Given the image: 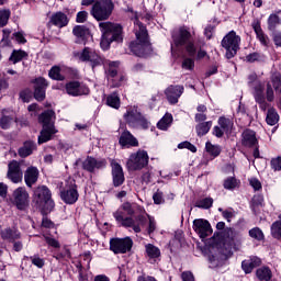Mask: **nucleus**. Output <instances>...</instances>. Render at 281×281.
Returning <instances> with one entry per match:
<instances>
[{
	"label": "nucleus",
	"instance_id": "obj_39",
	"mask_svg": "<svg viewBox=\"0 0 281 281\" xmlns=\"http://www.w3.org/2000/svg\"><path fill=\"white\" fill-rule=\"evenodd\" d=\"M254 95L256 102H261V100H265V86L262 83L258 81L256 82Z\"/></svg>",
	"mask_w": 281,
	"mask_h": 281
},
{
	"label": "nucleus",
	"instance_id": "obj_10",
	"mask_svg": "<svg viewBox=\"0 0 281 281\" xmlns=\"http://www.w3.org/2000/svg\"><path fill=\"white\" fill-rule=\"evenodd\" d=\"M222 47L226 49V58L231 59L238 54L240 49V37L236 35V32L231 31L223 40Z\"/></svg>",
	"mask_w": 281,
	"mask_h": 281
},
{
	"label": "nucleus",
	"instance_id": "obj_56",
	"mask_svg": "<svg viewBox=\"0 0 281 281\" xmlns=\"http://www.w3.org/2000/svg\"><path fill=\"white\" fill-rule=\"evenodd\" d=\"M87 19H89V12L79 11L77 13V18H76L77 23H85L87 21Z\"/></svg>",
	"mask_w": 281,
	"mask_h": 281
},
{
	"label": "nucleus",
	"instance_id": "obj_3",
	"mask_svg": "<svg viewBox=\"0 0 281 281\" xmlns=\"http://www.w3.org/2000/svg\"><path fill=\"white\" fill-rule=\"evenodd\" d=\"M134 25L136 42H133L130 45V49L133 52V54H135V56L144 57L150 54V42H148V33L146 31V26H144L139 20H135Z\"/></svg>",
	"mask_w": 281,
	"mask_h": 281
},
{
	"label": "nucleus",
	"instance_id": "obj_60",
	"mask_svg": "<svg viewBox=\"0 0 281 281\" xmlns=\"http://www.w3.org/2000/svg\"><path fill=\"white\" fill-rule=\"evenodd\" d=\"M271 168L273 170H281V157L271 160Z\"/></svg>",
	"mask_w": 281,
	"mask_h": 281
},
{
	"label": "nucleus",
	"instance_id": "obj_30",
	"mask_svg": "<svg viewBox=\"0 0 281 281\" xmlns=\"http://www.w3.org/2000/svg\"><path fill=\"white\" fill-rule=\"evenodd\" d=\"M121 210H123V212H125L126 216H134V214H136V212H139V214H142V212H144V209L137 204H131L130 202H124L121 206Z\"/></svg>",
	"mask_w": 281,
	"mask_h": 281
},
{
	"label": "nucleus",
	"instance_id": "obj_51",
	"mask_svg": "<svg viewBox=\"0 0 281 281\" xmlns=\"http://www.w3.org/2000/svg\"><path fill=\"white\" fill-rule=\"evenodd\" d=\"M30 260L32 262V265H34L35 267H37L38 269H43V267H45V260H43L41 257L38 256H33L30 257Z\"/></svg>",
	"mask_w": 281,
	"mask_h": 281
},
{
	"label": "nucleus",
	"instance_id": "obj_36",
	"mask_svg": "<svg viewBox=\"0 0 281 281\" xmlns=\"http://www.w3.org/2000/svg\"><path fill=\"white\" fill-rule=\"evenodd\" d=\"M205 150L207 155L212 156V159H215V157H218V155H221V146L214 145L211 142H206Z\"/></svg>",
	"mask_w": 281,
	"mask_h": 281
},
{
	"label": "nucleus",
	"instance_id": "obj_4",
	"mask_svg": "<svg viewBox=\"0 0 281 281\" xmlns=\"http://www.w3.org/2000/svg\"><path fill=\"white\" fill-rule=\"evenodd\" d=\"M113 216L117 225L126 229H132L135 234H139L142 227H144L148 221L144 214H139L135 218L126 216V211L122 210L121 206L113 213Z\"/></svg>",
	"mask_w": 281,
	"mask_h": 281
},
{
	"label": "nucleus",
	"instance_id": "obj_18",
	"mask_svg": "<svg viewBox=\"0 0 281 281\" xmlns=\"http://www.w3.org/2000/svg\"><path fill=\"white\" fill-rule=\"evenodd\" d=\"M193 229L199 234L200 238H207L210 234H212V226L210 225V222L207 220H195L193 222Z\"/></svg>",
	"mask_w": 281,
	"mask_h": 281
},
{
	"label": "nucleus",
	"instance_id": "obj_2",
	"mask_svg": "<svg viewBox=\"0 0 281 281\" xmlns=\"http://www.w3.org/2000/svg\"><path fill=\"white\" fill-rule=\"evenodd\" d=\"M99 29L101 32V43L102 49H109L111 43H122V25L113 22H100Z\"/></svg>",
	"mask_w": 281,
	"mask_h": 281
},
{
	"label": "nucleus",
	"instance_id": "obj_40",
	"mask_svg": "<svg viewBox=\"0 0 281 281\" xmlns=\"http://www.w3.org/2000/svg\"><path fill=\"white\" fill-rule=\"evenodd\" d=\"M106 104L112 109H120V97L117 95V93L110 94L106 98Z\"/></svg>",
	"mask_w": 281,
	"mask_h": 281
},
{
	"label": "nucleus",
	"instance_id": "obj_19",
	"mask_svg": "<svg viewBox=\"0 0 281 281\" xmlns=\"http://www.w3.org/2000/svg\"><path fill=\"white\" fill-rule=\"evenodd\" d=\"M165 94L170 104H177L183 95V86H170L165 90Z\"/></svg>",
	"mask_w": 281,
	"mask_h": 281
},
{
	"label": "nucleus",
	"instance_id": "obj_21",
	"mask_svg": "<svg viewBox=\"0 0 281 281\" xmlns=\"http://www.w3.org/2000/svg\"><path fill=\"white\" fill-rule=\"evenodd\" d=\"M112 167V179L115 188L122 186L124 183V169H122V165H119L117 161H111Z\"/></svg>",
	"mask_w": 281,
	"mask_h": 281
},
{
	"label": "nucleus",
	"instance_id": "obj_25",
	"mask_svg": "<svg viewBox=\"0 0 281 281\" xmlns=\"http://www.w3.org/2000/svg\"><path fill=\"white\" fill-rule=\"evenodd\" d=\"M24 181L29 188H32L38 181V169L36 167H29L24 173Z\"/></svg>",
	"mask_w": 281,
	"mask_h": 281
},
{
	"label": "nucleus",
	"instance_id": "obj_33",
	"mask_svg": "<svg viewBox=\"0 0 281 281\" xmlns=\"http://www.w3.org/2000/svg\"><path fill=\"white\" fill-rule=\"evenodd\" d=\"M36 150V144L32 140L25 142L23 147L19 149L20 157H30Z\"/></svg>",
	"mask_w": 281,
	"mask_h": 281
},
{
	"label": "nucleus",
	"instance_id": "obj_43",
	"mask_svg": "<svg viewBox=\"0 0 281 281\" xmlns=\"http://www.w3.org/2000/svg\"><path fill=\"white\" fill-rule=\"evenodd\" d=\"M48 76L52 80H65V76L60 75V67L58 66H54L49 70Z\"/></svg>",
	"mask_w": 281,
	"mask_h": 281
},
{
	"label": "nucleus",
	"instance_id": "obj_7",
	"mask_svg": "<svg viewBox=\"0 0 281 281\" xmlns=\"http://www.w3.org/2000/svg\"><path fill=\"white\" fill-rule=\"evenodd\" d=\"M114 8L113 0H99L92 4L90 14L95 21H108L113 14Z\"/></svg>",
	"mask_w": 281,
	"mask_h": 281
},
{
	"label": "nucleus",
	"instance_id": "obj_17",
	"mask_svg": "<svg viewBox=\"0 0 281 281\" xmlns=\"http://www.w3.org/2000/svg\"><path fill=\"white\" fill-rule=\"evenodd\" d=\"M66 93L72 95V98H78V95H89V88L78 81H70L66 83Z\"/></svg>",
	"mask_w": 281,
	"mask_h": 281
},
{
	"label": "nucleus",
	"instance_id": "obj_34",
	"mask_svg": "<svg viewBox=\"0 0 281 281\" xmlns=\"http://www.w3.org/2000/svg\"><path fill=\"white\" fill-rule=\"evenodd\" d=\"M172 124V114H165L161 120L157 123L159 131H168Z\"/></svg>",
	"mask_w": 281,
	"mask_h": 281
},
{
	"label": "nucleus",
	"instance_id": "obj_6",
	"mask_svg": "<svg viewBox=\"0 0 281 281\" xmlns=\"http://www.w3.org/2000/svg\"><path fill=\"white\" fill-rule=\"evenodd\" d=\"M124 121L131 128H143L144 131L150 128V122L146 120L137 106H131L123 115Z\"/></svg>",
	"mask_w": 281,
	"mask_h": 281
},
{
	"label": "nucleus",
	"instance_id": "obj_50",
	"mask_svg": "<svg viewBox=\"0 0 281 281\" xmlns=\"http://www.w3.org/2000/svg\"><path fill=\"white\" fill-rule=\"evenodd\" d=\"M44 240L49 247H53L54 249H60V243H58L56 238L44 235Z\"/></svg>",
	"mask_w": 281,
	"mask_h": 281
},
{
	"label": "nucleus",
	"instance_id": "obj_55",
	"mask_svg": "<svg viewBox=\"0 0 281 281\" xmlns=\"http://www.w3.org/2000/svg\"><path fill=\"white\" fill-rule=\"evenodd\" d=\"M278 23H280V18L278 15L272 14L269 16V19H268L269 30H273V27H276V25H278Z\"/></svg>",
	"mask_w": 281,
	"mask_h": 281
},
{
	"label": "nucleus",
	"instance_id": "obj_20",
	"mask_svg": "<svg viewBox=\"0 0 281 281\" xmlns=\"http://www.w3.org/2000/svg\"><path fill=\"white\" fill-rule=\"evenodd\" d=\"M83 170H88V172H93V170H100V168L106 167L105 159H95L93 157H88L82 162Z\"/></svg>",
	"mask_w": 281,
	"mask_h": 281
},
{
	"label": "nucleus",
	"instance_id": "obj_35",
	"mask_svg": "<svg viewBox=\"0 0 281 281\" xmlns=\"http://www.w3.org/2000/svg\"><path fill=\"white\" fill-rule=\"evenodd\" d=\"M256 276L260 281H269L271 280V269L267 267L258 268L256 271Z\"/></svg>",
	"mask_w": 281,
	"mask_h": 281
},
{
	"label": "nucleus",
	"instance_id": "obj_54",
	"mask_svg": "<svg viewBox=\"0 0 281 281\" xmlns=\"http://www.w3.org/2000/svg\"><path fill=\"white\" fill-rule=\"evenodd\" d=\"M145 218L147 216L148 221H149V224H148V234H153V232H155V229H157V223L155 222V217L148 215V214H145L144 215Z\"/></svg>",
	"mask_w": 281,
	"mask_h": 281
},
{
	"label": "nucleus",
	"instance_id": "obj_12",
	"mask_svg": "<svg viewBox=\"0 0 281 281\" xmlns=\"http://www.w3.org/2000/svg\"><path fill=\"white\" fill-rule=\"evenodd\" d=\"M144 166H148V153L139 150L130 156V159L127 160L128 170H142Z\"/></svg>",
	"mask_w": 281,
	"mask_h": 281
},
{
	"label": "nucleus",
	"instance_id": "obj_59",
	"mask_svg": "<svg viewBox=\"0 0 281 281\" xmlns=\"http://www.w3.org/2000/svg\"><path fill=\"white\" fill-rule=\"evenodd\" d=\"M249 183H250L251 188H254V190L262 189V183H260V180H258L257 178H251L249 180Z\"/></svg>",
	"mask_w": 281,
	"mask_h": 281
},
{
	"label": "nucleus",
	"instance_id": "obj_53",
	"mask_svg": "<svg viewBox=\"0 0 281 281\" xmlns=\"http://www.w3.org/2000/svg\"><path fill=\"white\" fill-rule=\"evenodd\" d=\"M182 69H187L188 71H192L194 69V59L184 58L182 61Z\"/></svg>",
	"mask_w": 281,
	"mask_h": 281
},
{
	"label": "nucleus",
	"instance_id": "obj_23",
	"mask_svg": "<svg viewBox=\"0 0 281 281\" xmlns=\"http://www.w3.org/2000/svg\"><path fill=\"white\" fill-rule=\"evenodd\" d=\"M0 236L2 240H8L9 243H12L13 240H21V232L16 228H4L0 232Z\"/></svg>",
	"mask_w": 281,
	"mask_h": 281
},
{
	"label": "nucleus",
	"instance_id": "obj_63",
	"mask_svg": "<svg viewBox=\"0 0 281 281\" xmlns=\"http://www.w3.org/2000/svg\"><path fill=\"white\" fill-rule=\"evenodd\" d=\"M260 58V54L258 53H252V54H249L247 57H246V60L248 63H256V60H258Z\"/></svg>",
	"mask_w": 281,
	"mask_h": 281
},
{
	"label": "nucleus",
	"instance_id": "obj_49",
	"mask_svg": "<svg viewBox=\"0 0 281 281\" xmlns=\"http://www.w3.org/2000/svg\"><path fill=\"white\" fill-rule=\"evenodd\" d=\"M117 67H120L119 61H110L109 69H108L109 76H111L112 78H115L117 76Z\"/></svg>",
	"mask_w": 281,
	"mask_h": 281
},
{
	"label": "nucleus",
	"instance_id": "obj_61",
	"mask_svg": "<svg viewBox=\"0 0 281 281\" xmlns=\"http://www.w3.org/2000/svg\"><path fill=\"white\" fill-rule=\"evenodd\" d=\"M183 281H194V274L191 271H184L181 274Z\"/></svg>",
	"mask_w": 281,
	"mask_h": 281
},
{
	"label": "nucleus",
	"instance_id": "obj_9",
	"mask_svg": "<svg viewBox=\"0 0 281 281\" xmlns=\"http://www.w3.org/2000/svg\"><path fill=\"white\" fill-rule=\"evenodd\" d=\"M74 56L77 60H81V63H89L92 69H95V67H102L104 64V59L98 55L95 50L89 47L83 48L81 52H75Z\"/></svg>",
	"mask_w": 281,
	"mask_h": 281
},
{
	"label": "nucleus",
	"instance_id": "obj_16",
	"mask_svg": "<svg viewBox=\"0 0 281 281\" xmlns=\"http://www.w3.org/2000/svg\"><path fill=\"white\" fill-rule=\"evenodd\" d=\"M232 128H234V121L225 116H221L218 119V126L213 128V135H215V137H223L225 133H232Z\"/></svg>",
	"mask_w": 281,
	"mask_h": 281
},
{
	"label": "nucleus",
	"instance_id": "obj_57",
	"mask_svg": "<svg viewBox=\"0 0 281 281\" xmlns=\"http://www.w3.org/2000/svg\"><path fill=\"white\" fill-rule=\"evenodd\" d=\"M153 199L156 205H161V203H164V192L157 191L154 193Z\"/></svg>",
	"mask_w": 281,
	"mask_h": 281
},
{
	"label": "nucleus",
	"instance_id": "obj_48",
	"mask_svg": "<svg viewBox=\"0 0 281 281\" xmlns=\"http://www.w3.org/2000/svg\"><path fill=\"white\" fill-rule=\"evenodd\" d=\"M271 234L273 238H280L281 236V221H277L271 226Z\"/></svg>",
	"mask_w": 281,
	"mask_h": 281
},
{
	"label": "nucleus",
	"instance_id": "obj_46",
	"mask_svg": "<svg viewBox=\"0 0 281 281\" xmlns=\"http://www.w3.org/2000/svg\"><path fill=\"white\" fill-rule=\"evenodd\" d=\"M249 237L255 238V240H262V238H265V234L259 227H255L249 231Z\"/></svg>",
	"mask_w": 281,
	"mask_h": 281
},
{
	"label": "nucleus",
	"instance_id": "obj_1",
	"mask_svg": "<svg viewBox=\"0 0 281 281\" xmlns=\"http://www.w3.org/2000/svg\"><path fill=\"white\" fill-rule=\"evenodd\" d=\"M194 32L188 26H181L172 33V43H171V55L175 58H179V52L186 49L189 56H194L196 54V48L194 43H192Z\"/></svg>",
	"mask_w": 281,
	"mask_h": 281
},
{
	"label": "nucleus",
	"instance_id": "obj_14",
	"mask_svg": "<svg viewBox=\"0 0 281 281\" xmlns=\"http://www.w3.org/2000/svg\"><path fill=\"white\" fill-rule=\"evenodd\" d=\"M60 196L65 203H68V205H74V203L78 201V190L76 189L74 180H70L69 182L66 181V187L60 191Z\"/></svg>",
	"mask_w": 281,
	"mask_h": 281
},
{
	"label": "nucleus",
	"instance_id": "obj_64",
	"mask_svg": "<svg viewBox=\"0 0 281 281\" xmlns=\"http://www.w3.org/2000/svg\"><path fill=\"white\" fill-rule=\"evenodd\" d=\"M13 38H15L18 43H22V44L26 43L25 36H23V33L21 32L14 33Z\"/></svg>",
	"mask_w": 281,
	"mask_h": 281
},
{
	"label": "nucleus",
	"instance_id": "obj_42",
	"mask_svg": "<svg viewBox=\"0 0 281 281\" xmlns=\"http://www.w3.org/2000/svg\"><path fill=\"white\" fill-rule=\"evenodd\" d=\"M26 56L27 53H25V50H13L10 56V60L13 63V65H16V63H21V59L25 58Z\"/></svg>",
	"mask_w": 281,
	"mask_h": 281
},
{
	"label": "nucleus",
	"instance_id": "obj_41",
	"mask_svg": "<svg viewBox=\"0 0 281 281\" xmlns=\"http://www.w3.org/2000/svg\"><path fill=\"white\" fill-rule=\"evenodd\" d=\"M213 203L214 200L212 198H204L195 203V207H200L201 210H210Z\"/></svg>",
	"mask_w": 281,
	"mask_h": 281
},
{
	"label": "nucleus",
	"instance_id": "obj_45",
	"mask_svg": "<svg viewBox=\"0 0 281 281\" xmlns=\"http://www.w3.org/2000/svg\"><path fill=\"white\" fill-rule=\"evenodd\" d=\"M12 122H14V117L3 115L0 119V126H1V128H3L5 131V130L10 128V126L12 125Z\"/></svg>",
	"mask_w": 281,
	"mask_h": 281
},
{
	"label": "nucleus",
	"instance_id": "obj_44",
	"mask_svg": "<svg viewBox=\"0 0 281 281\" xmlns=\"http://www.w3.org/2000/svg\"><path fill=\"white\" fill-rule=\"evenodd\" d=\"M10 10L3 9L0 10V27H5L8 25V21H10Z\"/></svg>",
	"mask_w": 281,
	"mask_h": 281
},
{
	"label": "nucleus",
	"instance_id": "obj_52",
	"mask_svg": "<svg viewBox=\"0 0 281 281\" xmlns=\"http://www.w3.org/2000/svg\"><path fill=\"white\" fill-rule=\"evenodd\" d=\"M179 149L187 148V150H190L191 153H196V146L192 145V143L186 140L178 145Z\"/></svg>",
	"mask_w": 281,
	"mask_h": 281
},
{
	"label": "nucleus",
	"instance_id": "obj_27",
	"mask_svg": "<svg viewBox=\"0 0 281 281\" xmlns=\"http://www.w3.org/2000/svg\"><path fill=\"white\" fill-rule=\"evenodd\" d=\"M251 27L256 33L258 41H260L261 45H265V46L269 45V37H267L265 32H262V27L260 26V21L255 20L251 24Z\"/></svg>",
	"mask_w": 281,
	"mask_h": 281
},
{
	"label": "nucleus",
	"instance_id": "obj_11",
	"mask_svg": "<svg viewBox=\"0 0 281 281\" xmlns=\"http://www.w3.org/2000/svg\"><path fill=\"white\" fill-rule=\"evenodd\" d=\"M11 203L16 206V210L25 212L30 207V193L23 187H19L12 193Z\"/></svg>",
	"mask_w": 281,
	"mask_h": 281
},
{
	"label": "nucleus",
	"instance_id": "obj_38",
	"mask_svg": "<svg viewBox=\"0 0 281 281\" xmlns=\"http://www.w3.org/2000/svg\"><path fill=\"white\" fill-rule=\"evenodd\" d=\"M195 128L199 137H203V135H207V133H210V130L212 128V121L200 123Z\"/></svg>",
	"mask_w": 281,
	"mask_h": 281
},
{
	"label": "nucleus",
	"instance_id": "obj_37",
	"mask_svg": "<svg viewBox=\"0 0 281 281\" xmlns=\"http://www.w3.org/2000/svg\"><path fill=\"white\" fill-rule=\"evenodd\" d=\"M280 121V115H278V112L276 109H269L266 117L267 124L269 126H276V123Z\"/></svg>",
	"mask_w": 281,
	"mask_h": 281
},
{
	"label": "nucleus",
	"instance_id": "obj_22",
	"mask_svg": "<svg viewBox=\"0 0 281 281\" xmlns=\"http://www.w3.org/2000/svg\"><path fill=\"white\" fill-rule=\"evenodd\" d=\"M47 80L45 78H37L35 79V91H34V98L38 102H43L45 100V90L47 89Z\"/></svg>",
	"mask_w": 281,
	"mask_h": 281
},
{
	"label": "nucleus",
	"instance_id": "obj_5",
	"mask_svg": "<svg viewBox=\"0 0 281 281\" xmlns=\"http://www.w3.org/2000/svg\"><path fill=\"white\" fill-rule=\"evenodd\" d=\"M55 113L52 110L43 112L38 121L43 124V128L38 136V144H45L52 139V135H56V127H54Z\"/></svg>",
	"mask_w": 281,
	"mask_h": 281
},
{
	"label": "nucleus",
	"instance_id": "obj_47",
	"mask_svg": "<svg viewBox=\"0 0 281 281\" xmlns=\"http://www.w3.org/2000/svg\"><path fill=\"white\" fill-rule=\"evenodd\" d=\"M238 187V180L236 178L231 177L224 180V188L225 190H234V188Z\"/></svg>",
	"mask_w": 281,
	"mask_h": 281
},
{
	"label": "nucleus",
	"instance_id": "obj_13",
	"mask_svg": "<svg viewBox=\"0 0 281 281\" xmlns=\"http://www.w3.org/2000/svg\"><path fill=\"white\" fill-rule=\"evenodd\" d=\"M133 248V239L131 237L125 238H112L110 240V249L113 254H126Z\"/></svg>",
	"mask_w": 281,
	"mask_h": 281
},
{
	"label": "nucleus",
	"instance_id": "obj_29",
	"mask_svg": "<svg viewBox=\"0 0 281 281\" xmlns=\"http://www.w3.org/2000/svg\"><path fill=\"white\" fill-rule=\"evenodd\" d=\"M261 262L262 261L260 260V258L252 257L248 260H244L241 262V268L245 271V273H251V271H254V269H256V267H260Z\"/></svg>",
	"mask_w": 281,
	"mask_h": 281
},
{
	"label": "nucleus",
	"instance_id": "obj_58",
	"mask_svg": "<svg viewBox=\"0 0 281 281\" xmlns=\"http://www.w3.org/2000/svg\"><path fill=\"white\" fill-rule=\"evenodd\" d=\"M224 238L228 240H234V238H236V232H234V229L232 228H226L224 231Z\"/></svg>",
	"mask_w": 281,
	"mask_h": 281
},
{
	"label": "nucleus",
	"instance_id": "obj_8",
	"mask_svg": "<svg viewBox=\"0 0 281 281\" xmlns=\"http://www.w3.org/2000/svg\"><path fill=\"white\" fill-rule=\"evenodd\" d=\"M34 201L38 204V207L46 213L54 210V200L52 199V192L47 187H38L35 190Z\"/></svg>",
	"mask_w": 281,
	"mask_h": 281
},
{
	"label": "nucleus",
	"instance_id": "obj_62",
	"mask_svg": "<svg viewBox=\"0 0 281 281\" xmlns=\"http://www.w3.org/2000/svg\"><path fill=\"white\" fill-rule=\"evenodd\" d=\"M11 243H13V250H15L18 252L23 250V241L15 239Z\"/></svg>",
	"mask_w": 281,
	"mask_h": 281
},
{
	"label": "nucleus",
	"instance_id": "obj_32",
	"mask_svg": "<svg viewBox=\"0 0 281 281\" xmlns=\"http://www.w3.org/2000/svg\"><path fill=\"white\" fill-rule=\"evenodd\" d=\"M120 144L121 146H137V138L131 134V132L125 131L122 133L120 137Z\"/></svg>",
	"mask_w": 281,
	"mask_h": 281
},
{
	"label": "nucleus",
	"instance_id": "obj_26",
	"mask_svg": "<svg viewBox=\"0 0 281 281\" xmlns=\"http://www.w3.org/2000/svg\"><path fill=\"white\" fill-rule=\"evenodd\" d=\"M243 146H247L248 148H251L258 144V138H256V132L251 130H246L243 133V139H241Z\"/></svg>",
	"mask_w": 281,
	"mask_h": 281
},
{
	"label": "nucleus",
	"instance_id": "obj_31",
	"mask_svg": "<svg viewBox=\"0 0 281 281\" xmlns=\"http://www.w3.org/2000/svg\"><path fill=\"white\" fill-rule=\"evenodd\" d=\"M145 254L149 260H157L161 257V250L153 244L145 246Z\"/></svg>",
	"mask_w": 281,
	"mask_h": 281
},
{
	"label": "nucleus",
	"instance_id": "obj_24",
	"mask_svg": "<svg viewBox=\"0 0 281 281\" xmlns=\"http://www.w3.org/2000/svg\"><path fill=\"white\" fill-rule=\"evenodd\" d=\"M49 23L55 27H65L69 23V18L63 12H56L50 16Z\"/></svg>",
	"mask_w": 281,
	"mask_h": 281
},
{
	"label": "nucleus",
	"instance_id": "obj_15",
	"mask_svg": "<svg viewBox=\"0 0 281 281\" xmlns=\"http://www.w3.org/2000/svg\"><path fill=\"white\" fill-rule=\"evenodd\" d=\"M7 178L12 183H21L23 181V171L21 170V164L16 160H12L8 166Z\"/></svg>",
	"mask_w": 281,
	"mask_h": 281
},
{
	"label": "nucleus",
	"instance_id": "obj_28",
	"mask_svg": "<svg viewBox=\"0 0 281 281\" xmlns=\"http://www.w3.org/2000/svg\"><path fill=\"white\" fill-rule=\"evenodd\" d=\"M74 36L78 38L79 43H82V41H87L91 36V32L87 29L85 25H77L72 30Z\"/></svg>",
	"mask_w": 281,
	"mask_h": 281
}]
</instances>
